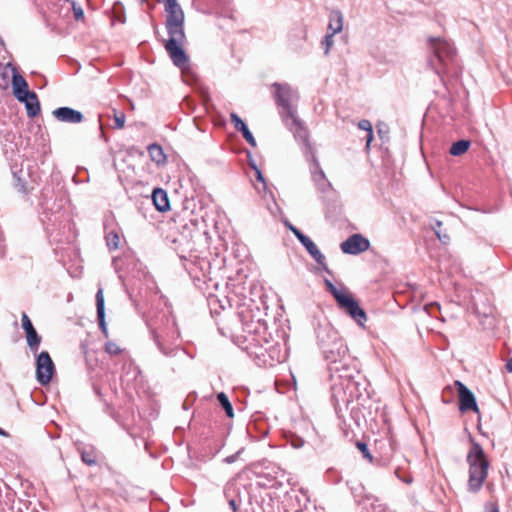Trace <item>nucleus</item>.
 I'll return each mask as SVG.
<instances>
[{
  "label": "nucleus",
  "mask_w": 512,
  "mask_h": 512,
  "mask_svg": "<svg viewBox=\"0 0 512 512\" xmlns=\"http://www.w3.org/2000/svg\"><path fill=\"white\" fill-rule=\"evenodd\" d=\"M274 99L279 115L294 137L310 149L309 134L302 121L297 117L298 93L286 83H274Z\"/></svg>",
  "instance_id": "obj_1"
},
{
  "label": "nucleus",
  "mask_w": 512,
  "mask_h": 512,
  "mask_svg": "<svg viewBox=\"0 0 512 512\" xmlns=\"http://www.w3.org/2000/svg\"><path fill=\"white\" fill-rule=\"evenodd\" d=\"M469 464L468 490L478 492L488 475L489 462L483 448L478 442L472 440L471 448L467 454Z\"/></svg>",
  "instance_id": "obj_2"
},
{
  "label": "nucleus",
  "mask_w": 512,
  "mask_h": 512,
  "mask_svg": "<svg viewBox=\"0 0 512 512\" xmlns=\"http://www.w3.org/2000/svg\"><path fill=\"white\" fill-rule=\"evenodd\" d=\"M428 42L434 55V58L429 60V65L439 76L449 73L456 56L453 45L441 37H430Z\"/></svg>",
  "instance_id": "obj_3"
},
{
  "label": "nucleus",
  "mask_w": 512,
  "mask_h": 512,
  "mask_svg": "<svg viewBox=\"0 0 512 512\" xmlns=\"http://www.w3.org/2000/svg\"><path fill=\"white\" fill-rule=\"evenodd\" d=\"M327 290L333 295L338 305L344 309L359 325L367 320L365 311L358 302L346 292L339 290L330 280H325Z\"/></svg>",
  "instance_id": "obj_4"
},
{
  "label": "nucleus",
  "mask_w": 512,
  "mask_h": 512,
  "mask_svg": "<svg viewBox=\"0 0 512 512\" xmlns=\"http://www.w3.org/2000/svg\"><path fill=\"white\" fill-rule=\"evenodd\" d=\"M325 359L330 363L329 369L331 371H338L339 368L336 365L338 362H342L348 355V348L344 340L339 337L337 340L330 343L327 347L322 350Z\"/></svg>",
  "instance_id": "obj_5"
},
{
  "label": "nucleus",
  "mask_w": 512,
  "mask_h": 512,
  "mask_svg": "<svg viewBox=\"0 0 512 512\" xmlns=\"http://www.w3.org/2000/svg\"><path fill=\"white\" fill-rule=\"evenodd\" d=\"M55 372V365L47 351H42L36 358V378L41 385L50 383Z\"/></svg>",
  "instance_id": "obj_6"
},
{
  "label": "nucleus",
  "mask_w": 512,
  "mask_h": 512,
  "mask_svg": "<svg viewBox=\"0 0 512 512\" xmlns=\"http://www.w3.org/2000/svg\"><path fill=\"white\" fill-rule=\"evenodd\" d=\"M340 247L345 254L357 255L367 251L370 247V242L361 234H353L343 241Z\"/></svg>",
  "instance_id": "obj_7"
},
{
  "label": "nucleus",
  "mask_w": 512,
  "mask_h": 512,
  "mask_svg": "<svg viewBox=\"0 0 512 512\" xmlns=\"http://www.w3.org/2000/svg\"><path fill=\"white\" fill-rule=\"evenodd\" d=\"M458 390L459 410L462 413L467 411L479 412L474 394L460 381H455Z\"/></svg>",
  "instance_id": "obj_8"
},
{
  "label": "nucleus",
  "mask_w": 512,
  "mask_h": 512,
  "mask_svg": "<svg viewBox=\"0 0 512 512\" xmlns=\"http://www.w3.org/2000/svg\"><path fill=\"white\" fill-rule=\"evenodd\" d=\"M183 43H174L173 41H166L165 49L169 54L173 63L184 71L189 65V58L185 51L182 49Z\"/></svg>",
  "instance_id": "obj_9"
},
{
  "label": "nucleus",
  "mask_w": 512,
  "mask_h": 512,
  "mask_svg": "<svg viewBox=\"0 0 512 512\" xmlns=\"http://www.w3.org/2000/svg\"><path fill=\"white\" fill-rule=\"evenodd\" d=\"M21 321L26 334L27 345L32 352L36 353L41 343V336L38 335L30 318L25 312L22 313Z\"/></svg>",
  "instance_id": "obj_10"
},
{
  "label": "nucleus",
  "mask_w": 512,
  "mask_h": 512,
  "mask_svg": "<svg viewBox=\"0 0 512 512\" xmlns=\"http://www.w3.org/2000/svg\"><path fill=\"white\" fill-rule=\"evenodd\" d=\"M339 337L338 331L329 323L320 324L317 328L318 344L322 350Z\"/></svg>",
  "instance_id": "obj_11"
},
{
  "label": "nucleus",
  "mask_w": 512,
  "mask_h": 512,
  "mask_svg": "<svg viewBox=\"0 0 512 512\" xmlns=\"http://www.w3.org/2000/svg\"><path fill=\"white\" fill-rule=\"evenodd\" d=\"M53 115L61 122L80 123L83 120L82 113L70 107L57 108L53 111Z\"/></svg>",
  "instance_id": "obj_12"
},
{
  "label": "nucleus",
  "mask_w": 512,
  "mask_h": 512,
  "mask_svg": "<svg viewBox=\"0 0 512 512\" xmlns=\"http://www.w3.org/2000/svg\"><path fill=\"white\" fill-rule=\"evenodd\" d=\"M300 243L306 248L307 252L317 262V264L322 266L325 271H328L326 258L318 249L316 244L308 236L301 238Z\"/></svg>",
  "instance_id": "obj_13"
},
{
  "label": "nucleus",
  "mask_w": 512,
  "mask_h": 512,
  "mask_svg": "<svg viewBox=\"0 0 512 512\" xmlns=\"http://www.w3.org/2000/svg\"><path fill=\"white\" fill-rule=\"evenodd\" d=\"M12 88L13 94L17 99L25 98V96L27 97L32 92L29 91L25 78L17 72H14L12 76Z\"/></svg>",
  "instance_id": "obj_14"
},
{
  "label": "nucleus",
  "mask_w": 512,
  "mask_h": 512,
  "mask_svg": "<svg viewBox=\"0 0 512 512\" xmlns=\"http://www.w3.org/2000/svg\"><path fill=\"white\" fill-rule=\"evenodd\" d=\"M151 200L155 208L160 212H166L170 209L168 194L161 188L153 190Z\"/></svg>",
  "instance_id": "obj_15"
},
{
  "label": "nucleus",
  "mask_w": 512,
  "mask_h": 512,
  "mask_svg": "<svg viewBox=\"0 0 512 512\" xmlns=\"http://www.w3.org/2000/svg\"><path fill=\"white\" fill-rule=\"evenodd\" d=\"M230 118L232 123L234 124V127L237 131H240L244 137V139L253 147L256 146V140L250 130L248 129L247 125L244 123V121L236 114L231 113Z\"/></svg>",
  "instance_id": "obj_16"
},
{
  "label": "nucleus",
  "mask_w": 512,
  "mask_h": 512,
  "mask_svg": "<svg viewBox=\"0 0 512 512\" xmlns=\"http://www.w3.org/2000/svg\"><path fill=\"white\" fill-rule=\"evenodd\" d=\"M18 100L20 102L25 103L26 112L30 118H34L35 116H37L39 114L40 104H39L38 97L35 92H31L30 94L27 95V97L25 96V98L23 97L22 99H18Z\"/></svg>",
  "instance_id": "obj_17"
},
{
  "label": "nucleus",
  "mask_w": 512,
  "mask_h": 512,
  "mask_svg": "<svg viewBox=\"0 0 512 512\" xmlns=\"http://www.w3.org/2000/svg\"><path fill=\"white\" fill-rule=\"evenodd\" d=\"M184 23L166 24V29L169 35L167 41H173L174 43H183L185 40Z\"/></svg>",
  "instance_id": "obj_18"
},
{
  "label": "nucleus",
  "mask_w": 512,
  "mask_h": 512,
  "mask_svg": "<svg viewBox=\"0 0 512 512\" xmlns=\"http://www.w3.org/2000/svg\"><path fill=\"white\" fill-rule=\"evenodd\" d=\"M343 28V15L339 10H334L329 15L328 30L332 34H337Z\"/></svg>",
  "instance_id": "obj_19"
},
{
  "label": "nucleus",
  "mask_w": 512,
  "mask_h": 512,
  "mask_svg": "<svg viewBox=\"0 0 512 512\" xmlns=\"http://www.w3.org/2000/svg\"><path fill=\"white\" fill-rule=\"evenodd\" d=\"M96 308H97V318L99 321V326L105 330V311H104V294L103 289L99 288L96 294Z\"/></svg>",
  "instance_id": "obj_20"
},
{
  "label": "nucleus",
  "mask_w": 512,
  "mask_h": 512,
  "mask_svg": "<svg viewBox=\"0 0 512 512\" xmlns=\"http://www.w3.org/2000/svg\"><path fill=\"white\" fill-rule=\"evenodd\" d=\"M82 461L88 466H94L98 462V453L94 447L80 450Z\"/></svg>",
  "instance_id": "obj_21"
},
{
  "label": "nucleus",
  "mask_w": 512,
  "mask_h": 512,
  "mask_svg": "<svg viewBox=\"0 0 512 512\" xmlns=\"http://www.w3.org/2000/svg\"><path fill=\"white\" fill-rule=\"evenodd\" d=\"M304 145V148H305V153H310L311 154V157H312V160H313V163H314V166H315V169L313 171V179L315 182L319 183L320 181H324L325 180V174L323 172V170L320 168L319 166V163H318V160L313 152V148L312 146L310 145V149L305 145Z\"/></svg>",
  "instance_id": "obj_22"
},
{
  "label": "nucleus",
  "mask_w": 512,
  "mask_h": 512,
  "mask_svg": "<svg viewBox=\"0 0 512 512\" xmlns=\"http://www.w3.org/2000/svg\"><path fill=\"white\" fill-rule=\"evenodd\" d=\"M470 147V141L469 140H459L452 144L450 147V154L453 156H460L467 152V150Z\"/></svg>",
  "instance_id": "obj_23"
},
{
  "label": "nucleus",
  "mask_w": 512,
  "mask_h": 512,
  "mask_svg": "<svg viewBox=\"0 0 512 512\" xmlns=\"http://www.w3.org/2000/svg\"><path fill=\"white\" fill-rule=\"evenodd\" d=\"M148 152H149L151 159L154 162H156L158 164L164 163L166 157H165V154H164L161 146H159L157 144H151L148 147Z\"/></svg>",
  "instance_id": "obj_24"
},
{
  "label": "nucleus",
  "mask_w": 512,
  "mask_h": 512,
  "mask_svg": "<svg viewBox=\"0 0 512 512\" xmlns=\"http://www.w3.org/2000/svg\"><path fill=\"white\" fill-rule=\"evenodd\" d=\"M217 400L221 407L225 410L226 415L229 418L234 417V411L231 402L229 401L227 395L224 392H220L217 394Z\"/></svg>",
  "instance_id": "obj_25"
},
{
  "label": "nucleus",
  "mask_w": 512,
  "mask_h": 512,
  "mask_svg": "<svg viewBox=\"0 0 512 512\" xmlns=\"http://www.w3.org/2000/svg\"><path fill=\"white\" fill-rule=\"evenodd\" d=\"M167 13L166 24L184 23V13L182 8Z\"/></svg>",
  "instance_id": "obj_26"
},
{
  "label": "nucleus",
  "mask_w": 512,
  "mask_h": 512,
  "mask_svg": "<svg viewBox=\"0 0 512 512\" xmlns=\"http://www.w3.org/2000/svg\"><path fill=\"white\" fill-rule=\"evenodd\" d=\"M123 6L120 3H115L112 8L113 20L118 21L121 24H124L126 19L122 13Z\"/></svg>",
  "instance_id": "obj_27"
},
{
  "label": "nucleus",
  "mask_w": 512,
  "mask_h": 512,
  "mask_svg": "<svg viewBox=\"0 0 512 512\" xmlns=\"http://www.w3.org/2000/svg\"><path fill=\"white\" fill-rule=\"evenodd\" d=\"M126 116L124 112H116L114 111V124L113 127L117 129H122L125 126Z\"/></svg>",
  "instance_id": "obj_28"
},
{
  "label": "nucleus",
  "mask_w": 512,
  "mask_h": 512,
  "mask_svg": "<svg viewBox=\"0 0 512 512\" xmlns=\"http://www.w3.org/2000/svg\"><path fill=\"white\" fill-rule=\"evenodd\" d=\"M154 333V339H155V342L157 343L159 349L164 353L166 354V351L165 349L163 348V345H162V339L165 338V336H168L167 333L163 330H160V329H155L153 331Z\"/></svg>",
  "instance_id": "obj_29"
},
{
  "label": "nucleus",
  "mask_w": 512,
  "mask_h": 512,
  "mask_svg": "<svg viewBox=\"0 0 512 512\" xmlns=\"http://www.w3.org/2000/svg\"><path fill=\"white\" fill-rule=\"evenodd\" d=\"M335 34L327 33L322 41V46L324 47V53L327 55L331 49V47L334 44V37Z\"/></svg>",
  "instance_id": "obj_30"
},
{
  "label": "nucleus",
  "mask_w": 512,
  "mask_h": 512,
  "mask_svg": "<svg viewBox=\"0 0 512 512\" xmlns=\"http://www.w3.org/2000/svg\"><path fill=\"white\" fill-rule=\"evenodd\" d=\"M105 350L107 353L111 355H117L123 350L119 347V345L113 341H108L105 345Z\"/></svg>",
  "instance_id": "obj_31"
},
{
  "label": "nucleus",
  "mask_w": 512,
  "mask_h": 512,
  "mask_svg": "<svg viewBox=\"0 0 512 512\" xmlns=\"http://www.w3.org/2000/svg\"><path fill=\"white\" fill-rule=\"evenodd\" d=\"M106 239H107V244H108V246L110 248H113V249L118 248L120 239H119V236L117 234L109 233L107 235Z\"/></svg>",
  "instance_id": "obj_32"
},
{
  "label": "nucleus",
  "mask_w": 512,
  "mask_h": 512,
  "mask_svg": "<svg viewBox=\"0 0 512 512\" xmlns=\"http://www.w3.org/2000/svg\"><path fill=\"white\" fill-rule=\"evenodd\" d=\"M165 11H174L177 9H181L180 5L178 4L177 0H163Z\"/></svg>",
  "instance_id": "obj_33"
},
{
  "label": "nucleus",
  "mask_w": 512,
  "mask_h": 512,
  "mask_svg": "<svg viewBox=\"0 0 512 512\" xmlns=\"http://www.w3.org/2000/svg\"><path fill=\"white\" fill-rule=\"evenodd\" d=\"M286 225L290 229V231L295 235V237L299 240V242L301 241V238L306 236L305 234H303L298 228H296L292 224L287 223Z\"/></svg>",
  "instance_id": "obj_34"
},
{
  "label": "nucleus",
  "mask_w": 512,
  "mask_h": 512,
  "mask_svg": "<svg viewBox=\"0 0 512 512\" xmlns=\"http://www.w3.org/2000/svg\"><path fill=\"white\" fill-rule=\"evenodd\" d=\"M358 128L368 132L372 130V124L369 120L363 119L358 122Z\"/></svg>",
  "instance_id": "obj_35"
},
{
  "label": "nucleus",
  "mask_w": 512,
  "mask_h": 512,
  "mask_svg": "<svg viewBox=\"0 0 512 512\" xmlns=\"http://www.w3.org/2000/svg\"><path fill=\"white\" fill-rule=\"evenodd\" d=\"M434 232H435L436 236L438 237V239L443 244H447L450 241V237L448 234L442 233L440 230H437L436 228H434Z\"/></svg>",
  "instance_id": "obj_36"
},
{
  "label": "nucleus",
  "mask_w": 512,
  "mask_h": 512,
  "mask_svg": "<svg viewBox=\"0 0 512 512\" xmlns=\"http://www.w3.org/2000/svg\"><path fill=\"white\" fill-rule=\"evenodd\" d=\"M357 447L358 449L363 453L364 457L368 458L369 460H371V455L368 451V448H367V445L363 442H357Z\"/></svg>",
  "instance_id": "obj_37"
},
{
  "label": "nucleus",
  "mask_w": 512,
  "mask_h": 512,
  "mask_svg": "<svg viewBox=\"0 0 512 512\" xmlns=\"http://www.w3.org/2000/svg\"><path fill=\"white\" fill-rule=\"evenodd\" d=\"M291 445L294 448L299 449V448L303 447L304 440L300 437H293V439L291 440Z\"/></svg>",
  "instance_id": "obj_38"
},
{
  "label": "nucleus",
  "mask_w": 512,
  "mask_h": 512,
  "mask_svg": "<svg viewBox=\"0 0 512 512\" xmlns=\"http://www.w3.org/2000/svg\"><path fill=\"white\" fill-rule=\"evenodd\" d=\"M434 308H435V309H439V308H440V307H439V304H438L437 302H433V303H430V304H428V305H426V306H425L426 311H427L429 314H431V315H432V313H433V312H432V310H433Z\"/></svg>",
  "instance_id": "obj_39"
},
{
  "label": "nucleus",
  "mask_w": 512,
  "mask_h": 512,
  "mask_svg": "<svg viewBox=\"0 0 512 512\" xmlns=\"http://www.w3.org/2000/svg\"><path fill=\"white\" fill-rule=\"evenodd\" d=\"M253 168L255 170L257 180L259 182L263 183V185L265 186V180H264V177H263L261 171L256 166H253Z\"/></svg>",
  "instance_id": "obj_40"
},
{
  "label": "nucleus",
  "mask_w": 512,
  "mask_h": 512,
  "mask_svg": "<svg viewBox=\"0 0 512 512\" xmlns=\"http://www.w3.org/2000/svg\"><path fill=\"white\" fill-rule=\"evenodd\" d=\"M74 15L77 20L84 18V13L81 8H74Z\"/></svg>",
  "instance_id": "obj_41"
},
{
  "label": "nucleus",
  "mask_w": 512,
  "mask_h": 512,
  "mask_svg": "<svg viewBox=\"0 0 512 512\" xmlns=\"http://www.w3.org/2000/svg\"><path fill=\"white\" fill-rule=\"evenodd\" d=\"M372 139H373V129L367 132V135H366V146L367 147H369Z\"/></svg>",
  "instance_id": "obj_42"
},
{
  "label": "nucleus",
  "mask_w": 512,
  "mask_h": 512,
  "mask_svg": "<svg viewBox=\"0 0 512 512\" xmlns=\"http://www.w3.org/2000/svg\"><path fill=\"white\" fill-rule=\"evenodd\" d=\"M506 370L509 372V373H512V357L507 361L506 363Z\"/></svg>",
  "instance_id": "obj_43"
},
{
  "label": "nucleus",
  "mask_w": 512,
  "mask_h": 512,
  "mask_svg": "<svg viewBox=\"0 0 512 512\" xmlns=\"http://www.w3.org/2000/svg\"><path fill=\"white\" fill-rule=\"evenodd\" d=\"M236 457H237V454H235V455H231V456L227 457V458L225 459V461H226L227 463H233V462L235 461Z\"/></svg>",
  "instance_id": "obj_44"
},
{
  "label": "nucleus",
  "mask_w": 512,
  "mask_h": 512,
  "mask_svg": "<svg viewBox=\"0 0 512 512\" xmlns=\"http://www.w3.org/2000/svg\"><path fill=\"white\" fill-rule=\"evenodd\" d=\"M229 505L230 507L233 509V511H236L237 510V505H236V501L234 499L230 500L229 501Z\"/></svg>",
  "instance_id": "obj_45"
},
{
  "label": "nucleus",
  "mask_w": 512,
  "mask_h": 512,
  "mask_svg": "<svg viewBox=\"0 0 512 512\" xmlns=\"http://www.w3.org/2000/svg\"><path fill=\"white\" fill-rule=\"evenodd\" d=\"M441 226H442V222L437 220L435 223V226H433V229L436 228L437 230H440Z\"/></svg>",
  "instance_id": "obj_46"
},
{
  "label": "nucleus",
  "mask_w": 512,
  "mask_h": 512,
  "mask_svg": "<svg viewBox=\"0 0 512 512\" xmlns=\"http://www.w3.org/2000/svg\"><path fill=\"white\" fill-rule=\"evenodd\" d=\"M491 512H499L498 507L496 505H493Z\"/></svg>",
  "instance_id": "obj_47"
},
{
  "label": "nucleus",
  "mask_w": 512,
  "mask_h": 512,
  "mask_svg": "<svg viewBox=\"0 0 512 512\" xmlns=\"http://www.w3.org/2000/svg\"><path fill=\"white\" fill-rule=\"evenodd\" d=\"M3 434H4V432L0 429V435H3Z\"/></svg>",
  "instance_id": "obj_48"
},
{
  "label": "nucleus",
  "mask_w": 512,
  "mask_h": 512,
  "mask_svg": "<svg viewBox=\"0 0 512 512\" xmlns=\"http://www.w3.org/2000/svg\"><path fill=\"white\" fill-rule=\"evenodd\" d=\"M140 2H144L145 0H139Z\"/></svg>",
  "instance_id": "obj_49"
}]
</instances>
